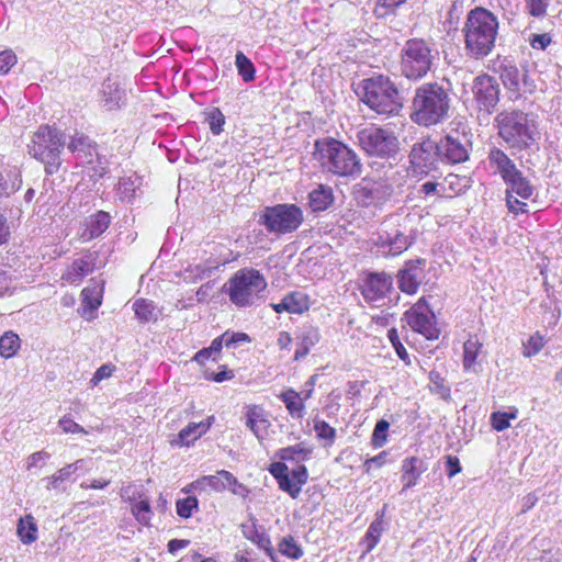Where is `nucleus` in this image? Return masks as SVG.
Here are the masks:
<instances>
[{
	"mask_svg": "<svg viewBox=\"0 0 562 562\" xmlns=\"http://www.w3.org/2000/svg\"><path fill=\"white\" fill-rule=\"evenodd\" d=\"M515 195L516 194L506 193V205L509 212L514 214L526 213L527 204L525 202L519 201Z\"/></svg>",
	"mask_w": 562,
	"mask_h": 562,
	"instance_id": "69168bd1",
	"label": "nucleus"
},
{
	"mask_svg": "<svg viewBox=\"0 0 562 562\" xmlns=\"http://www.w3.org/2000/svg\"><path fill=\"white\" fill-rule=\"evenodd\" d=\"M303 222V210L294 203L266 206L258 218L268 233L278 236L294 233Z\"/></svg>",
	"mask_w": 562,
	"mask_h": 562,
	"instance_id": "9d476101",
	"label": "nucleus"
},
{
	"mask_svg": "<svg viewBox=\"0 0 562 562\" xmlns=\"http://www.w3.org/2000/svg\"><path fill=\"white\" fill-rule=\"evenodd\" d=\"M499 21L490 10L475 7L467 14L462 34L468 57L483 59L495 48L498 37Z\"/></svg>",
	"mask_w": 562,
	"mask_h": 562,
	"instance_id": "f03ea898",
	"label": "nucleus"
},
{
	"mask_svg": "<svg viewBox=\"0 0 562 562\" xmlns=\"http://www.w3.org/2000/svg\"><path fill=\"white\" fill-rule=\"evenodd\" d=\"M284 403L289 414L292 418H302L305 409L304 400L301 398L300 393L293 389H288L279 396Z\"/></svg>",
	"mask_w": 562,
	"mask_h": 562,
	"instance_id": "2f4dec72",
	"label": "nucleus"
},
{
	"mask_svg": "<svg viewBox=\"0 0 562 562\" xmlns=\"http://www.w3.org/2000/svg\"><path fill=\"white\" fill-rule=\"evenodd\" d=\"M279 551L286 558L297 560L303 555L302 548L296 543L293 537H284L279 543Z\"/></svg>",
	"mask_w": 562,
	"mask_h": 562,
	"instance_id": "c03bdc74",
	"label": "nucleus"
},
{
	"mask_svg": "<svg viewBox=\"0 0 562 562\" xmlns=\"http://www.w3.org/2000/svg\"><path fill=\"white\" fill-rule=\"evenodd\" d=\"M177 514L182 518H189L192 516V512L198 507V499L193 496H188L183 499H179L176 504Z\"/></svg>",
	"mask_w": 562,
	"mask_h": 562,
	"instance_id": "6e6d98bb",
	"label": "nucleus"
},
{
	"mask_svg": "<svg viewBox=\"0 0 562 562\" xmlns=\"http://www.w3.org/2000/svg\"><path fill=\"white\" fill-rule=\"evenodd\" d=\"M18 536L24 544H31L37 539V526L31 515L21 518L18 525Z\"/></svg>",
	"mask_w": 562,
	"mask_h": 562,
	"instance_id": "e433bc0d",
	"label": "nucleus"
},
{
	"mask_svg": "<svg viewBox=\"0 0 562 562\" xmlns=\"http://www.w3.org/2000/svg\"><path fill=\"white\" fill-rule=\"evenodd\" d=\"M529 43H530L531 47L535 49H546L549 46V44L551 43V37L547 33L533 34L530 37Z\"/></svg>",
	"mask_w": 562,
	"mask_h": 562,
	"instance_id": "774afa93",
	"label": "nucleus"
},
{
	"mask_svg": "<svg viewBox=\"0 0 562 562\" xmlns=\"http://www.w3.org/2000/svg\"><path fill=\"white\" fill-rule=\"evenodd\" d=\"M314 431L318 440L324 441V446H331L336 438V429L329 426L325 420H314Z\"/></svg>",
	"mask_w": 562,
	"mask_h": 562,
	"instance_id": "a19ab883",
	"label": "nucleus"
},
{
	"mask_svg": "<svg viewBox=\"0 0 562 562\" xmlns=\"http://www.w3.org/2000/svg\"><path fill=\"white\" fill-rule=\"evenodd\" d=\"M483 345L477 337H470L463 344V368L468 372L477 373L480 371V362L477 357Z\"/></svg>",
	"mask_w": 562,
	"mask_h": 562,
	"instance_id": "bb28decb",
	"label": "nucleus"
},
{
	"mask_svg": "<svg viewBox=\"0 0 562 562\" xmlns=\"http://www.w3.org/2000/svg\"><path fill=\"white\" fill-rule=\"evenodd\" d=\"M124 98L125 91L119 83L111 80L103 82L101 89V102L106 110L111 111L121 108L124 102Z\"/></svg>",
	"mask_w": 562,
	"mask_h": 562,
	"instance_id": "393cba45",
	"label": "nucleus"
},
{
	"mask_svg": "<svg viewBox=\"0 0 562 562\" xmlns=\"http://www.w3.org/2000/svg\"><path fill=\"white\" fill-rule=\"evenodd\" d=\"M115 367L111 363L101 366L90 380L92 386H97L102 380L110 378L114 372Z\"/></svg>",
	"mask_w": 562,
	"mask_h": 562,
	"instance_id": "680f3d73",
	"label": "nucleus"
},
{
	"mask_svg": "<svg viewBox=\"0 0 562 562\" xmlns=\"http://www.w3.org/2000/svg\"><path fill=\"white\" fill-rule=\"evenodd\" d=\"M111 217L109 213L99 211L86 220V228L81 234L85 240H91L102 235L109 227Z\"/></svg>",
	"mask_w": 562,
	"mask_h": 562,
	"instance_id": "b1692460",
	"label": "nucleus"
},
{
	"mask_svg": "<svg viewBox=\"0 0 562 562\" xmlns=\"http://www.w3.org/2000/svg\"><path fill=\"white\" fill-rule=\"evenodd\" d=\"M543 337L536 333L535 335L530 336L527 342L524 344V356L525 357H532L540 352V350L543 348Z\"/></svg>",
	"mask_w": 562,
	"mask_h": 562,
	"instance_id": "603ef678",
	"label": "nucleus"
},
{
	"mask_svg": "<svg viewBox=\"0 0 562 562\" xmlns=\"http://www.w3.org/2000/svg\"><path fill=\"white\" fill-rule=\"evenodd\" d=\"M92 272V267L89 260L79 258L72 262L64 276L70 283H79L86 276Z\"/></svg>",
	"mask_w": 562,
	"mask_h": 562,
	"instance_id": "c9c22d12",
	"label": "nucleus"
},
{
	"mask_svg": "<svg viewBox=\"0 0 562 562\" xmlns=\"http://www.w3.org/2000/svg\"><path fill=\"white\" fill-rule=\"evenodd\" d=\"M235 64L238 70V74L241 76L244 81L249 82L255 78V67L251 60L243 53L237 52Z\"/></svg>",
	"mask_w": 562,
	"mask_h": 562,
	"instance_id": "ea45409f",
	"label": "nucleus"
},
{
	"mask_svg": "<svg viewBox=\"0 0 562 562\" xmlns=\"http://www.w3.org/2000/svg\"><path fill=\"white\" fill-rule=\"evenodd\" d=\"M214 417L211 416L206 420H202L200 423H190L180 430L177 438L170 441L171 446L183 447L194 442L210 429Z\"/></svg>",
	"mask_w": 562,
	"mask_h": 562,
	"instance_id": "412c9836",
	"label": "nucleus"
},
{
	"mask_svg": "<svg viewBox=\"0 0 562 562\" xmlns=\"http://www.w3.org/2000/svg\"><path fill=\"white\" fill-rule=\"evenodd\" d=\"M59 427L63 429L64 432H69V434H85L87 435L88 431L81 427L79 424H77L76 422H74L71 418L67 417V416H64L60 420H59Z\"/></svg>",
	"mask_w": 562,
	"mask_h": 562,
	"instance_id": "e2e57ef3",
	"label": "nucleus"
},
{
	"mask_svg": "<svg viewBox=\"0 0 562 562\" xmlns=\"http://www.w3.org/2000/svg\"><path fill=\"white\" fill-rule=\"evenodd\" d=\"M140 181L137 177L121 178L117 183V194L121 200L131 201L136 195Z\"/></svg>",
	"mask_w": 562,
	"mask_h": 562,
	"instance_id": "58836bf2",
	"label": "nucleus"
},
{
	"mask_svg": "<svg viewBox=\"0 0 562 562\" xmlns=\"http://www.w3.org/2000/svg\"><path fill=\"white\" fill-rule=\"evenodd\" d=\"M467 179L461 178L457 175H449L445 178V180L441 183H446L447 188V194L453 193L459 194L464 191L467 188Z\"/></svg>",
	"mask_w": 562,
	"mask_h": 562,
	"instance_id": "864d4df0",
	"label": "nucleus"
},
{
	"mask_svg": "<svg viewBox=\"0 0 562 562\" xmlns=\"http://www.w3.org/2000/svg\"><path fill=\"white\" fill-rule=\"evenodd\" d=\"M246 426L251 430L256 438L262 441L267 436L271 426L263 408L252 406L246 413Z\"/></svg>",
	"mask_w": 562,
	"mask_h": 562,
	"instance_id": "4be33fe9",
	"label": "nucleus"
},
{
	"mask_svg": "<svg viewBox=\"0 0 562 562\" xmlns=\"http://www.w3.org/2000/svg\"><path fill=\"white\" fill-rule=\"evenodd\" d=\"M22 184L21 172L14 166L0 167V198L16 192Z\"/></svg>",
	"mask_w": 562,
	"mask_h": 562,
	"instance_id": "a878e982",
	"label": "nucleus"
},
{
	"mask_svg": "<svg viewBox=\"0 0 562 562\" xmlns=\"http://www.w3.org/2000/svg\"><path fill=\"white\" fill-rule=\"evenodd\" d=\"M495 121L498 135L510 148L522 150L536 143L538 127L528 114L521 111H503Z\"/></svg>",
	"mask_w": 562,
	"mask_h": 562,
	"instance_id": "39448f33",
	"label": "nucleus"
},
{
	"mask_svg": "<svg viewBox=\"0 0 562 562\" xmlns=\"http://www.w3.org/2000/svg\"><path fill=\"white\" fill-rule=\"evenodd\" d=\"M299 338L301 344L311 349L318 342L319 334L317 329L313 327H307L302 331Z\"/></svg>",
	"mask_w": 562,
	"mask_h": 562,
	"instance_id": "052dcab7",
	"label": "nucleus"
},
{
	"mask_svg": "<svg viewBox=\"0 0 562 562\" xmlns=\"http://www.w3.org/2000/svg\"><path fill=\"white\" fill-rule=\"evenodd\" d=\"M313 155L323 171L335 176L357 178L362 172L361 160L355 150L333 137L317 139Z\"/></svg>",
	"mask_w": 562,
	"mask_h": 562,
	"instance_id": "7ed1b4c3",
	"label": "nucleus"
},
{
	"mask_svg": "<svg viewBox=\"0 0 562 562\" xmlns=\"http://www.w3.org/2000/svg\"><path fill=\"white\" fill-rule=\"evenodd\" d=\"M387 337L400 359L403 360L405 364H411L409 355L406 351L403 344L401 342L397 330L395 328L390 329L387 333Z\"/></svg>",
	"mask_w": 562,
	"mask_h": 562,
	"instance_id": "5fc2aeb1",
	"label": "nucleus"
},
{
	"mask_svg": "<svg viewBox=\"0 0 562 562\" xmlns=\"http://www.w3.org/2000/svg\"><path fill=\"white\" fill-rule=\"evenodd\" d=\"M313 449L307 447L304 442L294 446L282 448L278 451V456L283 461H305L310 459Z\"/></svg>",
	"mask_w": 562,
	"mask_h": 562,
	"instance_id": "f704fd0d",
	"label": "nucleus"
},
{
	"mask_svg": "<svg viewBox=\"0 0 562 562\" xmlns=\"http://www.w3.org/2000/svg\"><path fill=\"white\" fill-rule=\"evenodd\" d=\"M389 428H390V424L385 419H381L375 424V427L373 429V434L371 437V445L374 448H381L386 443Z\"/></svg>",
	"mask_w": 562,
	"mask_h": 562,
	"instance_id": "de8ad7c7",
	"label": "nucleus"
},
{
	"mask_svg": "<svg viewBox=\"0 0 562 562\" xmlns=\"http://www.w3.org/2000/svg\"><path fill=\"white\" fill-rule=\"evenodd\" d=\"M207 122H209L211 132L214 135H220L223 132V125L225 124V116L218 108H214L207 113Z\"/></svg>",
	"mask_w": 562,
	"mask_h": 562,
	"instance_id": "3c124183",
	"label": "nucleus"
},
{
	"mask_svg": "<svg viewBox=\"0 0 562 562\" xmlns=\"http://www.w3.org/2000/svg\"><path fill=\"white\" fill-rule=\"evenodd\" d=\"M501 79L509 90L518 91L521 74L510 60H504L501 65Z\"/></svg>",
	"mask_w": 562,
	"mask_h": 562,
	"instance_id": "72a5a7b5",
	"label": "nucleus"
},
{
	"mask_svg": "<svg viewBox=\"0 0 562 562\" xmlns=\"http://www.w3.org/2000/svg\"><path fill=\"white\" fill-rule=\"evenodd\" d=\"M20 349V338L13 331H5L0 337V355L3 358L13 357Z\"/></svg>",
	"mask_w": 562,
	"mask_h": 562,
	"instance_id": "4c0bfd02",
	"label": "nucleus"
},
{
	"mask_svg": "<svg viewBox=\"0 0 562 562\" xmlns=\"http://www.w3.org/2000/svg\"><path fill=\"white\" fill-rule=\"evenodd\" d=\"M16 55L11 49L0 53V75H5L16 64Z\"/></svg>",
	"mask_w": 562,
	"mask_h": 562,
	"instance_id": "bf43d9fd",
	"label": "nucleus"
},
{
	"mask_svg": "<svg viewBox=\"0 0 562 562\" xmlns=\"http://www.w3.org/2000/svg\"><path fill=\"white\" fill-rule=\"evenodd\" d=\"M491 423L495 430L503 431L507 429L509 424V416L506 415V412H495L491 415Z\"/></svg>",
	"mask_w": 562,
	"mask_h": 562,
	"instance_id": "0e129e2a",
	"label": "nucleus"
},
{
	"mask_svg": "<svg viewBox=\"0 0 562 562\" xmlns=\"http://www.w3.org/2000/svg\"><path fill=\"white\" fill-rule=\"evenodd\" d=\"M549 0H526V7L530 15L540 18L547 13Z\"/></svg>",
	"mask_w": 562,
	"mask_h": 562,
	"instance_id": "13d9d810",
	"label": "nucleus"
},
{
	"mask_svg": "<svg viewBox=\"0 0 562 562\" xmlns=\"http://www.w3.org/2000/svg\"><path fill=\"white\" fill-rule=\"evenodd\" d=\"M61 133L48 125H42L33 134L29 153L45 166L48 175L57 172L60 166V153L65 145Z\"/></svg>",
	"mask_w": 562,
	"mask_h": 562,
	"instance_id": "6e6552de",
	"label": "nucleus"
},
{
	"mask_svg": "<svg viewBox=\"0 0 562 562\" xmlns=\"http://www.w3.org/2000/svg\"><path fill=\"white\" fill-rule=\"evenodd\" d=\"M67 148L71 153L78 154L80 158H83L87 162L92 161V156L97 154L95 145L93 142L81 133H76L67 145Z\"/></svg>",
	"mask_w": 562,
	"mask_h": 562,
	"instance_id": "cd10ccee",
	"label": "nucleus"
},
{
	"mask_svg": "<svg viewBox=\"0 0 562 562\" xmlns=\"http://www.w3.org/2000/svg\"><path fill=\"white\" fill-rule=\"evenodd\" d=\"M50 458V454L46 451H37L29 456L26 460V469L37 468L41 463H45Z\"/></svg>",
	"mask_w": 562,
	"mask_h": 562,
	"instance_id": "338daca9",
	"label": "nucleus"
},
{
	"mask_svg": "<svg viewBox=\"0 0 562 562\" xmlns=\"http://www.w3.org/2000/svg\"><path fill=\"white\" fill-rule=\"evenodd\" d=\"M439 58L432 44L422 38L408 40L401 52V72L411 80L424 78Z\"/></svg>",
	"mask_w": 562,
	"mask_h": 562,
	"instance_id": "0eeeda50",
	"label": "nucleus"
},
{
	"mask_svg": "<svg viewBox=\"0 0 562 562\" xmlns=\"http://www.w3.org/2000/svg\"><path fill=\"white\" fill-rule=\"evenodd\" d=\"M472 92L480 110L487 113H491L499 101L498 82L488 75H480L474 79Z\"/></svg>",
	"mask_w": 562,
	"mask_h": 562,
	"instance_id": "2eb2a0df",
	"label": "nucleus"
},
{
	"mask_svg": "<svg viewBox=\"0 0 562 562\" xmlns=\"http://www.w3.org/2000/svg\"><path fill=\"white\" fill-rule=\"evenodd\" d=\"M394 189L385 182H374L360 187L356 192L357 201L364 205H382L393 195Z\"/></svg>",
	"mask_w": 562,
	"mask_h": 562,
	"instance_id": "f3484780",
	"label": "nucleus"
},
{
	"mask_svg": "<svg viewBox=\"0 0 562 562\" xmlns=\"http://www.w3.org/2000/svg\"><path fill=\"white\" fill-rule=\"evenodd\" d=\"M267 288L265 277L256 269L238 270L227 282L226 293L232 303L245 307L256 303Z\"/></svg>",
	"mask_w": 562,
	"mask_h": 562,
	"instance_id": "1a4fd4ad",
	"label": "nucleus"
},
{
	"mask_svg": "<svg viewBox=\"0 0 562 562\" xmlns=\"http://www.w3.org/2000/svg\"><path fill=\"white\" fill-rule=\"evenodd\" d=\"M452 97L442 82L429 81L419 85L412 99L411 120L419 126L438 125L450 116Z\"/></svg>",
	"mask_w": 562,
	"mask_h": 562,
	"instance_id": "f257e3e1",
	"label": "nucleus"
},
{
	"mask_svg": "<svg viewBox=\"0 0 562 562\" xmlns=\"http://www.w3.org/2000/svg\"><path fill=\"white\" fill-rule=\"evenodd\" d=\"M503 180L507 186L506 193L516 194L524 200H528L532 196L535 189L519 169Z\"/></svg>",
	"mask_w": 562,
	"mask_h": 562,
	"instance_id": "5701e85b",
	"label": "nucleus"
},
{
	"mask_svg": "<svg viewBox=\"0 0 562 562\" xmlns=\"http://www.w3.org/2000/svg\"><path fill=\"white\" fill-rule=\"evenodd\" d=\"M408 157L412 173L418 177L427 176L437 169L440 159L438 143L426 137L413 145Z\"/></svg>",
	"mask_w": 562,
	"mask_h": 562,
	"instance_id": "f8f14e48",
	"label": "nucleus"
},
{
	"mask_svg": "<svg viewBox=\"0 0 562 562\" xmlns=\"http://www.w3.org/2000/svg\"><path fill=\"white\" fill-rule=\"evenodd\" d=\"M215 269V267L204 265L189 266L183 272V278L189 282H196L198 280L211 277Z\"/></svg>",
	"mask_w": 562,
	"mask_h": 562,
	"instance_id": "37998d69",
	"label": "nucleus"
},
{
	"mask_svg": "<svg viewBox=\"0 0 562 562\" xmlns=\"http://www.w3.org/2000/svg\"><path fill=\"white\" fill-rule=\"evenodd\" d=\"M333 190L325 184H318V187L308 194V204L313 212L325 211L333 204Z\"/></svg>",
	"mask_w": 562,
	"mask_h": 562,
	"instance_id": "c85d7f7f",
	"label": "nucleus"
},
{
	"mask_svg": "<svg viewBox=\"0 0 562 562\" xmlns=\"http://www.w3.org/2000/svg\"><path fill=\"white\" fill-rule=\"evenodd\" d=\"M383 530V520L381 518H376L371 522L367 532H366V551H371L379 542L380 536Z\"/></svg>",
	"mask_w": 562,
	"mask_h": 562,
	"instance_id": "49530a36",
	"label": "nucleus"
},
{
	"mask_svg": "<svg viewBox=\"0 0 562 562\" xmlns=\"http://www.w3.org/2000/svg\"><path fill=\"white\" fill-rule=\"evenodd\" d=\"M392 289V278L386 273H370L362 285L361 293L364 300L375 304L383 300Z\"/></svg>",
	"mask_w": 562,
	"mask_h": 562,
	"instance_id": "dca6fc26",
	"label": "nucleus"
},
{
	"mask_svg": "<svg viewBox=\"0 0 562 562\" xmlns=\"http://www.w3.org/2000/svg\"><path fill=\"white\" fill-rule=\"evenodd\" d=\"M132 513L135 516L136 520L144 525L148 526L151 519V509L148 501L143 499L136 502L132 507Z\"/></svg>",
	"mask_w": 562,
	"mask_h": 562,
	"instance_id": "09e8293b",
	"label": "nucleus"
},
{
	"mask_svg": "<svg viewBox=\"0 0 562 562\" xmlns=\"http://www.w3.org/2000/svg\"><path fill=\"white\" fill-rule=\"evenodd\" d=\"M308 297L306 294L295 291L282 299V307L291 314H302L308 310Z\"/></svg>",
	"mask_w": 562,
	"mask_h": 562,
	"instance_id": "473e14b6",
	"label": "nucleus"
},
{
	"mask_svg": "<svg viewBox=\"0 0 562 562\" xmlns=\"http://www.w3.org/2000/svg\"><path fill=\"white\" fill-rule=\"evenodd\" d=\"M134 311L137 318L142 322H150L156 319L155 306L153 302L139 299L134 302Z\"/></svg>",
	"mask_w": 562,
	"mask_h": 562,
	"instance_id": "79ce46f5",
	"label": "nucleus"
},
{
	"mask_svg": "<svg viewBox=\"0 0 562 562\" xmlns=\"http://www.w3.org/2000/svg\"><path fill=\"white\" fill-rule=\"evenodd\" d=\"M409 215L391 214L380 225L373 243L385 255L398 256L414 243V231Z\"/></svg>",
	"mask_w": 562,
	"mask_h": 562,
	"instance_id": "423d86ee",
	"label": "nucleus"
},
{
	"mask_svg": "<svg viewBox=\"0 0 562 562\" xmlns=\"http://www.w3.org/2000/svg\"><path fill=\"white\" fill-rule=\"evenodd\" d=\"M438 147L440 160L454 165L469 159L471 142L465 134L452 131L441 138Z\"/></svg>",
	"mask_w": 562,
	"mask_h": 562,
	"instance_id": "4468645a",
	"label": "nucleus"
},
{
	"mask_svg": "<svg viewBox=\"0 0 562 562\" xmlns=\"http://www.w3.org/2000/svg\"><path fill=\"white\" fill-rule=\"evenodd\" d=\"M488 161L501 175L502 179L512 175L518 168L514 161L499 148H492L488 154Z\"/></svg>",
	"mask_w": 562,
	"mask_h": 562,
	"instance_id": "c756f323",
	"label": "nucleus"
},
{
	"mask_svg": "<svg viewBox=\"0 0 562 562\" xmlns=\"http://www.w3.org/2000/svg\"><path fill=\"white\" fill-rule=\"evenodd\" d=\"M278 484L280 490L286 492L292 498L299 497L302 487L290 477V474L279 477Z\"/></svg>",
	"mask_w": 562,
	"mask_h": 562,
	"instance_id": "4d7b16f0",
	"label": "nucleus"
},
{
	"mask_svg": "<svg viewBox=\"0 0 562 562\" xmlns=\"http://www.w3.org/2000/svg\"><path fill=\"white\" fill-rule=\"evenodd\" d=\"M405 318L408 326L426 339L439 338L440 329L437 327L435 314L424 299H420L405 313Z\"/></svg>",
	"mask_w": 562,
	"mask_h": 562,
	"instance_id": "ddd939ff",
	"label": "nucleus"
},
{
	"mask_svg": "<svg viewBox=\"0 0 562 562\" xmlns=\"http://www.w3.org/2000/svg\"><path fill=\"white\" fill-rule=\"evenodd\" d=\"M234 482V475L225 470L217 471L214 475L202 476L187 487V492H223Z\"/></svg>",
	"mask_w": 562,
	"mask_h": 562,
	"instance_id": "a211bd4d",
	"label": "nucleus"
},
{
	"mask_svg": "<svg viewBox=\"0 0 562 562\" xmlns=\"http://www.w3.org/2000/svg\"><path fill=\"white\" fill-rule=\"evenodd\" d=\"M357 138L361 148L370 156L395 158L400 150V142L391 130L370 125L358 132Z\"/></svg>",
	"mask_w": 562,
	"mask_h": 562,
	"instance_id": "9b49d317",
	"label": "nucleus"
},
{
	"mask_svg": "<svg viewBox=\"0 0 562 562\" xmlns=\"http://www.w3.org/2000/svg\"><path fill=\"white\" fill-rule=\"evenodd\" d=\"M361 101L382 115H396L403 108V97L396 85L384 75L363 79L356 90Z\"/></svg>",
	"mask_w": 562,
	"mask_h": 562,
	"instance_id": "20e7f679",
	"label": "nucleus"
},
{
	"mask_svg": "<svg viewBox=\"0 0 562 562\" xmlns=\"http://www.w3.org/2000/svg\"><path fill=\"white\" fill-rule=\"evenodd\" d=\"M426 470L427 465L420 458L409 457L404 459L401 465L403 491L415 486Z\"/></svg>",
	"mask_w": 562,
	"mask_h": 562,
	"instance_id": "aec40b11",
	"label": "nucleus"
},
{
	"mask_svg": "<svg viewBox=\"0 0 562 562\" xmlns=\"http://www.w3.org/2000/svg\"><path fill=\"white\" fill-rule=\"evenodd\" d=\"M75 472H76V465L70 467V464H67L66 467L59 469L52 476H48L45 479L47 481L46 488L47 490L57 488L60 482L68 480L70 477V475L74 474Z\"/></svg>",
	"mask_w": 562,
	"mask_h": 562,
	"instance_id": "8fccbe9b",
	"label": "nucleus"
},
{
	"mask_svg": "<svg viewBox=\"0 0 562 562\" xmlns=\"http://www.w3.org/2000/svg\"><path fill=\"white\" fill-rule=\"evenodd\" d=\"M243 532L247 539L256 543L259 549L263 550L272 562H278L277 554L271 544V540L266 532L255 529L254 526H244Z\"/></svg>",
	"mask_w": 562,
	"mask_h": 562,
	"instance_id": "7c9ffc66",
	"label": "nucleus"
},
{
	"mask_svg": "<svg viewBox=\"0 0 562 562\" xmlns=\"http://www.w3.org/2000/svg\"><path fill=\"white\" fill-rule=\"evenodd\" d=\"M418 195L428 198V196H445L447 195L446 183L437 182V181H426L417 189Z\"/></svg>",
	"mask_w": 562,
	"mask_h": 562,
	"instance_id": "a18cd8bd",
	"label": "nucleus"
},
{
	"mask_svg": "<svg viewBox=\"0 0 562 562\" xmlns=\"http://www.w3.org/2000/svg\"><path fill=\"white\" fill-rule=\"evenodd\" d=\"M420 260L409 261L398 272V288L407 294H414L422 282Z\"/></svg>",
	"mask_w": 562,
	"mask_h": 562,
	"instance_id": "6ab92c4d",
	"label": "nucleus"
}]
</instances>
